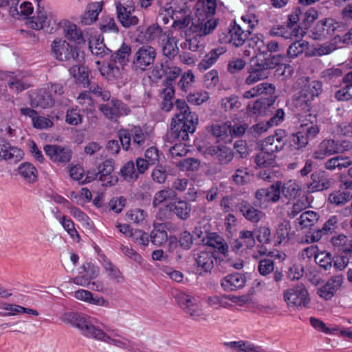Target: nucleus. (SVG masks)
Returning <instances> with one entry per match:
<instances>
[{
  "label": "nucleus",
  "instance_id": "obj_1",
  "mask_svg": "<svg viewBox=\"0 0 352 352\" xmlns=\"http://www.w3.org/2000/svg\"><path fill=\"white\" fill-rule=\"evenodd\" d=\"M78 329L87 338L102 342L129 352H145L142 344L130 340L122 336L118 329L105 325L95 317L84 314Z\"/></svg>",
  "mask_w": 352,
  "mask_h": 352
},
{
  "label": "nucleus",
  "instance_id": "obj_2",
  "mask_svg": "<svg viewBox=\"0 0 352 352\" xmlns=\"http://www.w3.org/2000/svg\"><path fill=\"white\" fill-rule=\"evenodd\" d=\"M176 113L172 119L171 130L178 139L186 140L188 133L195 132L198 123V116L191 112L185 100L177 99L175 101Z\"/></svg>",
  "mask_w": 352,
  "mask_h": 352
},
{
  "label": "nucleus",
  "instance_id": "obj_3",
  "mask_svg": "<svg viewBox=\"0 0 352 352\" xmlns=\"http://www.w3.org/2000/svg\"><path fill=\"white\" fill-rule=\"evenodd\" d=\"M157 19L164 24L173 20V26L182 28L190 23V10L185 0H171L160 8Z\"/></svg>",
  "mask_w": 352,
  "mask_h": 352
},
{
  "label": "nucleus",
  "instance_id": "obj_4",
  "mask_svg": "<svg viewBox=\"0 0 352 352\" xmlns=\"http://www.w3.org/2000/svg\"><path fill=\"white\" fill-rule=\"evenodd\" d=\"M303 87L293 98V104L299 113L309 112L312 102L322 91V83L318 80H301Z\"/></svg>",
  "mask_w": 352,
  "mask_h": 352
},
{
  "label": "nucleus",
  "instance_id": "obj_5",
  "mask_svg": "<svg viewBox=\"0 0 352 352\" xmlns=\"http://www.w3.org/2000/svg\"><path fill=\"white\" fill-rule=\"evenodd\" d=\"M278 58L276 56L263 59L253 57L248 67V76L245 79V84L250 86L267 78L270 74L269 69L274 68L278 64Z\"/></svg>",
  "mask_w": 352,
  "mask_h": 352
},
{
  "label": "nucleus",
  "instance_id": "obj_6",
  "mask_svg": "<svg viewBox=\"0 0 352 352\" xmlns=\"http://www.w3.org/2000/svg\"><path fill=\"white\" fill-rule=\"evenodd\" d=\"M64 93L60 84H49L30 95V103L34 107L46 109L52 107Z\"/></svg>",
  "mask_w": 352,
  "mask_h": 352
},
{
  "label": "nucleus",
  "instance_id": "obj_7",
  "mask_svg": "<svg viewBox=\"0 0 352 352\" xmlns=\"http://www.w3.org/2000/svg\"><path fill=\"white\" fill-rule=\"evenodd\" d=\"M175 300L178 305L192 319L197 321L207 320L208 316L203 311L199 301L195 297L179 292L175 295Z\"/></svg>",
  "mask_w": 352,
  "mask_h": 352
},
{
  "label": "nucleus",
  "instance_id": "obj_8",
  "mask_svg": "<svg viewBox=\"0 0 352 352\" xmlns=\"http://www.w3.org/2000/svg\"><path fill=\"white\" fill-rule=\"evenodd\" d=\"M51 48L55 58L60 61H79V48L69 43L66 40L61 38L54 40L52 43Z\"/></svg>",
  "mask_w": 352,
  "mask_h": 352
},
{
  "label": "nucleus",
  "instance_id": "obj_9",
  "mask_svg": "<svg viewBox=\"0 0 352 352\" xmlns=\"http://www.w3.org/2000/svg\"><path fill=\"white\" fill-rule=\"evenodd\" d=\"M157 52L155 49L151 45H142L135 52L132 66L137 72L146 71L152 65L155 60Z\"/></svg>",
  "mask_w": 352,
  "mask_h": 352
},
{
  "label": "nucleus",
  "instance_id": "obj_10",
  "mask_svg": "<svg viewBox=\"0 0 352 352\" xmlns=\"http://www.w3.org/2000/svg\"><path fill=\"white\" fill-rule=\"evenodd\" d=\"M56 18L50 8L38 6L36 14L26 21L27 25L34 30H39L49 28L51 25L55 24Z\"/></svg>",
  "mask_w": 352,
  "mask_h": 352
},
{
  "label": "nucleus",
  "instance_id": "obj_11",
  "mask_svg": "<svg viewBox=\"0 0 352 352\" xmlns=\"http://www.w3.org/2000/svg\"><path fill=\"white\" fill-rule=\"evenodd\" d=\"M284 300L289 307H305L309 302V293L302 284H298L284 292Z\"/></svg>",
  "mask_w": 352,
  "mask_h": 352
},
{
  "label": "nucleus",
  "instance_id": "obj_12",
  "mask_svg": "<svg viewBox=\"0 0 352 352\" xmlns=\"http://www.w3.org/2000/svg\"><path fill=\"white\" fill-rule=\"evenodd\" d=\"M117 19L125 28H129L138 24L139 19L134 14L135 8L131 2L116 3Z\"/></svg>",
  "mask_w": 352,
  "mask_h": 352
},
{
  "label": "nucleus",
  "instance_id": "obj_13",
  "mask_svg": "<svg viewBox=\"0 0 352 352\" xmlns=\"http://www.w3.org/2000/svg\"><path fill=\"white\" fill-rule=\"evenodd\" d=\"M248 35V33L243 30L239 25L233 23V24H230L226 32L219 35V41L239 47L245 43Z\"/></svg>",
  "mask_w": 352,
  "mask_h": 352
},
{
  "label": "nucleus",
  "instance_id": "obj_14",
  "mask_svg": "<svg viewBox=\"0 0 352 352\" xmlns=\"http://www.w3.org/2000/svg\"><path fill=\"white\" fill-rule=\"evenodd\" d=\"M337 28L336 23L332 19L318 21L309 32V37L314 40H324L330 38Z\"/></svg>",
  "mask_w": 352,
  "mask_h": 352
},
{
  "label": "nucleus",
  "instance_id": "obj_15",
  "mask_svg": "<svg viewBox=\"0 0 352 352\" xmlns=\"http://www.w3.org/2000/svg\"><path fill=\"white\" fill-rule=\"evenodd\" d=\"M193 258L198 270L205 272H210L214 267V259H223L221 256L207 248L193 252Z\"/></svg>",
  "mask_w": 352,
  "mask_h": 352
},
{
  "label": "nucleus",
  "instance_id": "obj_16",
  "mask_svg": "<svg viewBox=\"0 0 352 352\" xmlns=\"http://www.w3.org/2000/svg\"><path fill=\"white\" fill-rule=\"evenodd\" d=\"M218 24V20L214 17H195L192 22L190 28L199 37L208 35L213 32Z\"/></svg>",
  "mask_w": 352,
  "mask_h": 352
},
{
  "label": "nucleus",
  "instance_id": "obj_17",
  "mask_svg": "<svg viewBox=\"0 0 352 352\" xmlns=\"http://www.w3.org/2000/svg\"><path fill=\"white\" fill-rule=\"evenodd\" d=\"M340 182V188L343 190L335 191L330 194L329 197V201L336 206L343 205L351 198L350 189L352 186V180L350 178L348 179L346 175H342Z\"/></svg>",
  "mask_w": 352,
  "mask_h": 352
},
{
  "label": "nucleus",
  "instance_id": "obj_18",
  "mask_svg": "<svg viewBox=\"0 0 352 352\" xmlns=\"http://www.w3.org/2000/svg\"><path fill=\"white\" fill-rule=\"evenodd\" d=\"M23 151L12 145L4 139H0V162L5 160L10 163H18L23 157Z\"/></svg>",
  "mask_w": 352,
  "mask_h": 352
},
{
  "label": "nucleus",
  "instance_id": "obj_19",
  "mask_svg": "<svg viewBox=\"0 0 352 352\" xmlns=\"http://www.w3.org/2000/svg\"><path fill=\"white\" fill-rule=\"evenodd\" d=\"M100 110L111 120H116L120 116H126L130 112L127 105L117 99H113L110 103L100 105Z\"/></svg>",
  "mask_w": 352,
  "mask_h": 352
},
{
  "label": "nucleus",
  "instance_id": "obj_20",
  "mask_svg": "<svg viewBox=\"0 0 352 352\" xmlns=\"http://www.w3.org/2000/svg\"><path fill=\"white\" fill-rule=\"evenodd\" d=\"M45 154L54 162L66 164L72 158V151L68 147L56 144H47L44 146Z\"/></svg>",
  "mask_w": 352,
  "mask_h": 352
},
{
  "label": "nucleus",
  "instance_id": "obj_21",
  "mask_svg": "<svg viewBox=\"0 0 352 352\" xmlns=\"http://www.w3.org/2000/svg\"><path fill=\"white\" fill-rule=\"evenodd\" d=\"M65 37L77 45L86 43V38L82 30L74 23L68 20H63L60 22Z\"/></svg>",
  "mask_w": 352,
  "mask_h": 352
},
{
  "label": "nucleus",
  "instance_id": "obj_22",
  "mask_svg": "<svg viewBox=\"0 0 352 352\" xmlns=\"http://www.w3.org/2000/svg\"><path fill=\"white\" fill-rule=\"evenodd\" d=\"M285 133L284 131L279 130L273 135L266 138L261 144V147L265 151L272 153L279 152L285 144Z\"/></svg>",
  "mask_w": 352,
  "mask_h": 352
},
{
  "label": "nucleus",
  "instance_id": "obj_23",
  "mask_svg": "<svg viewBox=\"0 0 352 352\" xmlns=\"http://www.w3.org/2000/svg\"><path fill=\"white\" fill-rule=\"evenodd\" d=\"M32 84V78L21 72L12 74L8 80V85L10 89L16 93H19L28 89Z\"/></svg>",
  "mask_w": 352,
  "mask_h": 352
},
{
  "label": "nucleus",
  "instance_id": "obj_24",
  "mask_svg": "<svg viewBox=\"0 0 352 352\" xmlns=\"http://www.w3.org/2000/svg\"><path fill=\"white\" fill-rule=\"evenodd\" d=\"M280 184L277 183L268 188L258 190L255 193V197L261 204L275 203L280 199Z\"/></svg>",
  "mask_w": 352,
  "mask_h": 352
},
{
  "label": "nucleus",
  "instance_id": "obj_25",
  "mask_svg": "<svg viewBox=\"0 0 352 352\" xmlns=\"http://www.w3.org/2000/svg\"><path fill=\"white\" fill-rule=\"evenodd\" d=\"M166 31L163 32L159 25L153 24L140 33L139 38L144 43H153L157 42L159 43L163 38L166 36Z\"/></svg>",
  "mask_w": 352,
  "mask_h": 352
},
{
  "label": "nucleus",
  "instance_id": "obj_26",
  "mask_svg": "<svg viewBox=\"0 0 352 352\" xmlns=\"http://www.w3.org/2000/svg\"><path fill=\"white\" fill-rule=\"evenodd\" d=\"M340 148L333 140H324L318 146L313 154L314 158L323 160L326 157L338 153Z\"/></svg>",
  "mask_w": 352,
  "mask_h": 352
},
{
  "label": "nucleus",
  "instance_id": "obj_27",
  "mask_svg": "<svg viewBox=\"0 0 352 352\" xmlns=\"http://www.w3.org/2000/svg\"><path fill=\"white\" fill-rule=\"evenodd\" d=\"M219 0H199L195 7V17H214Z\"/></svg>",
  "mask_w": 352,
  "mask_h": 352
},
{
  "label": "nucleus",
  "instance_id": "obj_28",
  "mask_svg": "<svg viewBox=\"0 0 352 352\" xmlns=\"http://www.w3.org/2000/svg\"><path fill=\"white\" fill-rule=\"evenodd\" d=\"M274 99H260L250 103L247 107V112L250 116H265L270 111L274 104Z\"/></svg>",
  "mask_w": 352,
  "mask_h": 352
},
{
  "label": "nucleus",
  "instance_id": "obj_29",
  "mask_svg": "<svg viewBox=\"0 0 352 352\" xmlns=\"http://www.w3.org/2000/svg\"><path fill=\"white\" fill-rule=\"evenodd\" d=\"M20 111L23 116L31 118L33 126L37 129H46L52 127L54 124L50 119L39 116L38 113L32 109L28 107L21 108Z\"/></svg>",
  "mask_w": 352,
  "mask_h": 352
},
{
  "label": "nucleus",
  "instance_id": "obj_30",
  "mask_svg": "<svg viewBox=\"0 0 352 352\" xmlns=\"http://www.w3.org/2000/svg\"><path fill=\"white\" fill-rule=\"evenodd\" d=\"M311 181L307 184V188L311 192L321 191L327 189L331 186V181L324 171H318L311 174Z\"/></svg>",
  "mask_w": 352,
  "mask_h": 352
},
{
  "label": "nucleus",
  "instance_id": "obj_31",
  "mask_svg": "<svg viewBox=\"0 0 352 352\" xmlns=\"http://www.w3.org/2000/svg\"><path fill=\"white\" fill-rule=\"evenodd\" d=\"M343 282L342 276H334L331 277L325 285L318 289V294L320 297L329 300L335 292L339 289Z\"/></svg>",
  "mask_w": 352,
  "mask_h": 352
},
{
  "label": "nucleus",
  "instance_id": "obj_32",
  "mask_svg": "<svg viewBox=\"0 0 352 352\" xmlns=\"http://www.w3.org/2000/svg\"><path fill=\"white\" fill-rule=\"evenodd\" d=\"M204 244L206 248H213L215 252H217L218 255L221 254V257H226L227 256L228 246L225 242L224 239L219 235L215 233L210 234L206 238Z\"/></svg>",
  "mask_w": 352,
  "mask_h": 352
},
{
  "label": "nucleus",
  "instance_id": "obj_33",
  "mask_svg": "<svg viewBox=\"0 0 352 352\" xmlns=\"http://www.w3.org/2000/svg\"><path fill=\"white\" fill-rule=\"evenodd\" d=\"M130 132L133 140L132 145L138 148L144 147L151 141L150 133L146 129L139 126H133Z\"/></svg>",
  "mask_w": 352,
  "mask_h": 352
},
{
  "label": "nucleus",
  "instance_id": "obj_34",
  "mask_svg": "<svg viewBox=\"0 0 352 352\" xmlns=\"http://www.w3.org/2000/svg\"><path fill=\"white\" fill-rule=\"evenodd\" d=\"M102 1L89 3L86 10L80 17V22L84 25H90L95 22L102 10Z\"/></svg>",
  "mask_w": 352,
  "mask_h": 352
},
{
  "label": "nucleus",
  "instance_id": "obj_35",
  "mask_svg": "<svg viewBox=\"0 0 352 352\" xmlns=\"http://www.w3.org/2000/svg\"><path fill=\"white\" fill-rule=\"evenodd\" d=\"M245 283V278L241 274H229L221 280V286L225 291H234L242 288Z\"/></svg>",
  "mask_w": 352,
  "mask_h": 352
},
{
  "label": "nucleus",
  "instance_id": "obj_36",
  "mask_svg": "<svg viewBox=\"0 0 352 352\" xmlns=\"http://www.w3.org/2000/svg\"><path fill=\"white\" fill-rule=\"evenodd\" d=\"M275 92V87L273 84L267 82H261L250 90L243 94V97L245 99H250L257 97L262 94L272 95Z\"/></svg>",
  "mask_w": 352,
  "mask_h": 352
},
{
  "label": "nucleus",
  "instance_id": "obj_37",
  "mask_svg": "<svg viewBox=\"0 0 352 352\" xmlns=\"http://www.w3.org/2000/svg\"><path fill=\"white\" fill-rule=\"evenodd\" d=\"M226 52L224 47H219L212 49L205 55L204 58L198 64V69L200 71H205L212 67L219 58V56Z\"/></svg>",
  "mask_w": 352,
  "mask_h": 352
},
{
  "label": "nucleus",
  "instance_id": "obj_38",
  "mask_svg": "<svg viewBox=\"0 0 352 352\" xmlns=\"http://www.w3.org/2000/svg\"><path fill=\"white\" fill-rule=\"evenodd\" d=\"M166 36L163 38L158 44L160 45L162 48L163 55L171 58L177 54L178 49L171 31H166Z\"/></svg>",
  "mask_w": 352,
  "mask_h": 352
},
{
  "label": "nucleus",
  "instance_id": "obj_39",
  "mask_svg": "<svg viewBox=\"0 0 352 352\" xmlns=\"http://www.w3.org/2000/svg\"><path fill=\"white\" fill-rule=\"evenodd\" d=\"M54 217L72 239L77 241H80V235L75 228L74 221L70 218L62 214L59 211L54 213Z\"/></svg>",
  "mask_w": 352,
  "mask_h": 352
},
{
  "label": "nucleus",
  "instance_id": "obj_40",
  "mask_svg": "<svg viewBox=\"0 0 352 352\" xmlns=\"http://www.w3.org/2000/svg\"><path fill=\"white\" fill-rule=\"evenodd\" d=\"M239 209L243 217L252 223L258 222L264 215L261 210L245 201L240 203Z\"/></svg>",
  "mask_w": 352,
  "mask_h": 352
},
{
  "label": "nucleus",
  "instance_id": "obj_41",
  "mask_svg": "<svg viewBox=\"0 0 352 352\" xmlns=\"http://www.w3.org/2000/svg\"><path fill=\"white\" fill-rule=\"evenodd\" d=\"M18 174L28 184H33L36 182L38 171L34 166L30 163H22L17 168Z\"/></svg>",
  "mask_w": 352,
  "mask_h": 352
},
{
  "label": "nucleus",
  "instance_id": "obj_42",
  "mask_svg": "<svg viewBox=\"0 0 352 352\" xmlns=\"http://www.w3.org/2000/svg\"><path fill=\"white\" fill-rule=\"evenodd\" d=\"M276 156L270 151L263 149L254 157V162L259 168H271L276 165Z\"/></svg>",
  "mask_w": 352,
  "mask_h": 352
},
{
  "label": "nucleus",
  "instance_id": "obj_43",
  "mask_svg": "<svg viewBox=\"0 0 352 352\" xmlns=\"http://www.w3.org/2000/svg\"><path fill=\"white\" fill-rule=\"evenodd\" d=\"M208 153L215 155L222 164L229 163L233 158L232 150L225 146H210L208 148Z\"/></svg>",
  "mask_w": 352,
  "mask_h": 352
},
{
  "label": "nucleus",
  "instance_id": "obj_44",
  "mask_svg": "<svg viewBox=\"0 0 352 352\" xmlns=\"http://www.w3.org/2000/svg\"><path fill=\"white\" fill-rule=\"evenodd\" d=\"M280 190L285 197L296 199L300 195L301 186L296 180L289 179L280 185Z\"/></svg>",
  "mask_w": 352,
  "mask_h": 352
},
{
  "label": "nucleus",
  "instance_id": "obj_45",
  "mask_svg": "<svg viewBox=\"0 0 352 352\" xmlns=\"http://www.w3.org/2000/svg\"><path fill=\"white\" fill-rule=\"evenodd\" d=\"M122 67L117 66L115 63H109L102 65L100 72L101 75L109 81H114L122 77Z\"/></svg>",
  "mask_w": 352,
  "mask_h": 352
},
{
  "label": "nucleus",
  "instance_id": "obj_46",
  "mask_svg": "<svg viewBox=\"0 0 352 352\" xmlns=\"http://www.w3.org/2000/svg\"><path fill=\"white\" fill-rule=\"evenodd\" d=\"M34 10V8L30 2H23L19 6L14 5L10 8V15L17 19H26Z\"/></svg>",
  "mask_w": 352,
  "mask_h": 352
},
{
  "label": "nucleus",
  "instance_id": "obj_47",
  "mask_svg": "<svg viewBox=\"0 0 352 352\" xmlns=\"http://www.w3.org/2000/svg\"><path fill=\"white\" fill-rule=\"evenodd\" d=\"M256 241L253 232L241 230L239 232V239L236 241L234 248L239 249L242 247L252 248L255 245Z\"/></svg>",
  "mask_w": 352,
  "mask_h": 352
},
{
  "label": "nucleus",
  "instance_id": "obj_48",
  "mask_svg": "<svg viewBox=\"0 0 352 352\" xmlns=\"http://www.w3.org/2000/svg\"><path fill=\"white\" fill-rule=\"evenodd\" d=\"M173 211L177 217L185 220L190 216L191 206L186 201L177 199L173 204Z\"/></svg>",
  "mask_w": 352,
  "mask_h": 352
},
{
  "label": "nucleus",
  "instance_id": "obj_49",
  "mask_svg": "<svg viewBox=\"0 0 352 352\" xmlns=\"http://www.w3.org/2000/svg\"><path fill=\"white\" fill-rule=\"evenodd\" d=\"M175 96V89L173 86L166 85L161 93L162 99L161 107L164 111H170L173 107V99Z\"/></svg>",
  "mask_w": 352,
  "mask_h": 352
},
{
  "label": "nucleus",
  "instance_id": "obj_50",
  "mask_svg": "<svg viewBox=\"0 0 352 352\" xmlns=\"http://www.w3.org/2000/svg\"><path fill=\"white\" fill-rule=\"evenodd\" d=\"M343 80L346 85L336 92L335 97L338 100L347 101L351 98L349 90L352 86V72H348L343 78Z\"/></svg>",
  "mask_w": 352,
  "mask_h": 352
},
{
  "label": "nucleus",
  "instance_id": "obj_51",
  "mask_svg": "<svg viewBox=\"0 0 352 352\" xmlns=\"http://www.w3.org/2000/svg\"><path fill=\"white\" fill-rule=\"evenodd\" d=\"M113 169V162L111 160H106L98 167L97 174L94 177H90L89 179H87L86 182H91L96 179H98L100 181H105L107 176L111 175Z\"/></svg>",
  "mask_w": 352,
  "mask_h": 352
},
{
  "label": "nucleus",
  "instance_id": "obj_52",
  "mask_svg": "<svg viewBox=\"0 0 352 352\" xmlns=\"http://www.w3.org/2000/svg\"><path fill=\"white\" fill-rule=\"evenodd\" d=\"M177 193L173 189L166 188L155 194L153 200V206L157 207L164 201L173 200L175 199Z\"/></svg>",
  "mask_w": 352,
  "mask_h": 352
},
{
  "label": "nucleus",
  "instance_id": "obj_53",
  "mask_svg": "<svg viewBox=\"0 0 352 352\" xmlns=\"http://www.w3.org/2000/svg\"><path fill=\"white\" fill-rule=\"evenodd\" d=\"M209 131L219 140H223L230 136V124H213L210 126Z\"/></svg>",
  "mask_w": 352,
  "mask_h": 352
},
{
  "label": "nucleus",
  "instance_id": "obj_54",
  "mask_svg": "<svg viewBox=\"0 0 352 352\" xmlns=\"http://www.w3.org/2000/svg\"><path fill=\"white\" fill-rule=\"evenodd\" d=\"M305 31L299 26L292 27L289 25H285L282 36L285 39L297 40L303 37Z\"/></svg>",
  "mask_w": 352,
  "mask_h": 352
},
{
  "label": "nucleus",
  "instance_id": "obj_55",
  "mask_svg": "<svg viewBox=\"0 0 352 352\" xmlns=\"http://www.w3.org/2000/svg\"><path fill=\"white\" fill-rule=\"evenodd\" d=\"M318 220V215L316 212L308 210L300 216L297 219L301 228H309L314 226Z\"/></svg>",
  "mask_w": 352,
  "mask_h": 352
},
{
  "label": "nucleus",
  "instance_id": "obj_56",
  "mask_svg": "<svg viewBox=\"0 0 352 352\" xmlns=\"http://www.w3.org/2000/svg\"><path fill=\"white\" fill-rule=\"evenodd\" d=\"M69 72L77 83L85 85L87 82L88 74L84 66L80 65H74L69 69Z\"/></svg>",
  "mask_w": 352,
  "mask_h": 352
},
{
  "label": "nucleus",
  "instance_id": "obj_57",
  "mask_svg": "<svg viewBox=\"0 0 352 352\" xmlns=\"http://www.w3.org/2000/svg\"><path fill=\"white\" fill-rule=\"evenodd\" d=\"M331 243L333 246L338 248L343 252H350L352 250V240L348 239L344 234L333 237Z\"/></svg>",
  "mask_w": 352,
  "mask_h": 352
},
{
  "label": "nucleus",
  "instance_id": "obj_58",
  "mask_svg": "<svg viewBox=\"0 0 352 352\" xmlns=\"http://www.w3.org/2000/svg\"><path fill=\"white\" fill-rule=\"evenodd\" d=\"M103 267L108 274V276L117 283H122L124 276L120 270L111 261L104 260Z\"/></svg>",
  "mask_w": 352,
  "mask_h": 352
},
{
  "label": "nucleus",
  "instance_id": "obj_59",
  "mask_svg": "<svg viewBox=\"0 0 352 352\" xmlns=\"http://www.w3.org/2000/svg\"><path fill=\"white\" fill-rule=\"evenodd\" d=\"M131 54V47L129 45L123 43L121 47L112 55L113 60L115 63H119L124 65L129 61V57Z\"/></svg>",
  "mask_w": 352,
  "mask_h": 352
},
{
  "label": "nucleus",
  "instance_id": "obj_60",
  "mask_svg": "<svg viewBox=\"0 0 352 352\" xmlns=\"http://www.w3.org/2000/svg\"><path fill=\"white\" fill-rule=\"evenodd\" d=\"M308 206L307 199L302 196L299 198L294 199L292 206L288 211V215L291 218L295 217L298 213L302 212Z\"/></svg>",
  "mask_w": 352,
  "mask_h": 352
},
{
  "label": "nucleus",
  "instance_id": "obj_61",
  "mask_svg": "<svg viewBox=\"0 0 352 352\" xmlns=\"http://www.w3.org/2000/svg\"><path fill=\"white\" fill-rule=\"evenodd\" d=\"M308 42L298 39L292 43L287 50V55L289 58H294L301 54L308 47Z\"/></svg>",
  "mask_w": 352,
  "mask_h": 352
},
{
  "label": "nucleus",
  "instance_id": "obj_62",
  "mask_svg": "<svg viewBox=\"0 0 352 352\" xmlns=\"http://www.w3.org/2000/svg\"><path fill=\"white\" fill-rule=\"evenodd\" d=\"M182 69L179 67L173 65L166 61V67H165V85H173V82L180 76Z\"/></svg>",
  "mask_w": 352,
  "mask_h": 352
},
{
  "label": "nucleus",
  "instance_id": "obj_63",
  "mask_svg": "<svg viewBox=\"0 0 352 352\" xmlns=\"http://www.w3.org/2000/svg\"><path fill=\"white\" fill-rule=\"evenodd\" d=\"M337 219L336 217H331L323 226L322 229L318 230L317 232L312 236L311 241H318L323 234L331 233L336 228Z\"/></svg>",
  "mask_w": 352,
  "mask_h": 352
},
{
  "label": "nucleus",
  "instance_id": "obj_64",
  "mask_svg": "<svg viewBox=\"0 0 352 352\" xmlns=\"http://www.w3.org/2000/svg\"><path fill=\"white\" fill-rule=\"evenodd\" d=\"M120 173L123 178L127 182H133L138 178V173L135 170L134 163L131 161L128 162L121 168Z\"/></svg>",
  "mask_w": 352,
  "mask_h": 352
}]
</instances>
